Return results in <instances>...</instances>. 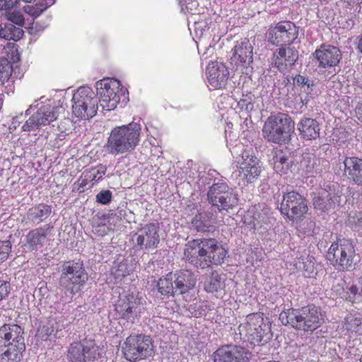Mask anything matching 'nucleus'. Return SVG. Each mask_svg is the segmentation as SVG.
Segmentation results:
<instances>
[{
  "instance_id": "338daca9",
  "label": "nucleus",
  "mask_w": 362,
  "mask_h": 362,
  "mask_svg": "<svg viewBox=\"0 0 362 362\" xmlns=\"http://www.w3.org/2000/svg\"><path fill=\"white\" fill-rule=\"evenodd\" d=\"M238 146H235V147H233V148H229L230 151L231 153H238V151L235 150L236 148H238Z\"/></svg>"
},
{
  "instance_id": "7c9ffc66",
  "label": "nucleus",
  "mask_w": 362,
  "mask_h": 362,
  "mask_svg": "<svg viewBox=\"0 0 362 362\" xmlns=\"http://www.w3.org/2000/svg\"><path fill=\"white\" fill-rule=\"evenodd\" d=\"M216 223V219L210 211L198 213L192 219V225L198 231H209Z\"/></svg>"
},
{
  "instance_id": "f8f14e48",
  "label": "nucleus",
  "mask_w": 362,
  "mask_h": 362,
  "mask_svg": "<svg viewBox=\"0 0 362 362\" xmlns=\"http://www.w3.org/2000/svg\"><path fill=\"white\" fill-rule=\"evenodd\" d=\"M101 356V349L91 340L74 342L70 344L66 352L69 362H98Z\"/></svg>"
},
{
  "instance_id": "c9c22d12",
  "label": "nucleus",
  "mask_w": 362,
  "mask_h": 362,
  "mask_svg": "<svg viewBox=\"0 0 362 362\" xmlns=\"http://www.w3.org/2000/svg\"><path fill=\"white\" fill-rule=\"evenodd\" d=\"M267 219L266 213L262 215L259 213H256L252 209L247 211L243 218V221L250 229L257 230L261 228L263 224L266 223Z\"/></svg>"
},
{
  "instance_id": "6ab92c4d",
  "label": "nucleus",
  "mask_w": 362,
  "mask_h": 362,
  "mask_svg": "<svg viewBox=\"0 0 362 362\" xmlns=\"http://www.w3.org/2000/svg\"><path fill=\"white\" fill-rule=\"evenodd\" d=\"M250 356L247 349L233 344L221 346L213 355L214 362H249Z\"/></svg>"
},
{
  "instance_id": "9b49d317",
  "label": "nucleus",
  "mask_w": 362,
  "mask_h": 362,
  "mask_svg": "<svg viewBox=\"0 0 362 362\" xmlns=\"http://www.w3.org/2000/svg\"><path fill=\"white\" fill-rule=\"evenodd\" d=\"M122 349L127 360L135 361L151 356L153 344L149 337L141 334H132L126 339Z\"/></svg>"
},
{
  "instance_id": "a18cd8bd",
  "label": "nucleus",
  "mask_w": 362,
  "mask_h": 362,
  "mask_svg": "<svg viewBox=\"0 0 362 362\" xmlns=\"http://www.w3.org/2000/svg\"><path fill=\"white\" fill-rule=\"evenodd\" d=\"M6 16L8 21L12 24H16L19 28L24 24V17L22 13L19 11H8L6 13Z\"/></svg>"
},
{
  "instance_id": "a211bd4d",
  "label": "nucleus",
  "mask_w": 362,
  "mask_h": 362,
  "mask_svg": "<svg viewBox=\"0 0 362 362\" xmlns=\"http://www.w3.org/2000/svg\"><path fill=\"white\" fill-rule=\"evenodd\" d=\"M336 174L346 177L357 185L362 186V159L357 157H346L334 167Z\"/></svg>"
},
{
  "instance_id": "4c0bfd02",
  "label": "nucleus",
  "mask_w": 362,
  "mask_h": 362,
  "mask_svg": "<svg viewBox=\"0 0 362 362\" xmlns=\"http://www.w3.org/2000/svg\"><path fill=\"white\" fill-rule=\"evenodd\" d=\"M173 282L174 280L171 273L160 278L157 284L158 292L163 296L173 295L176 291L175 286H173Z\"/></svg>"
},
{
  "instance_id": "72a5a7b5",
  "label": "nucleus",
  "mask_w": 362,
  "mask_h": 362,
  "mask_svg": "<svg viewBox=\"0 0 362 362\" xmlns=\"http://www.w3.org/2000/svg\"><path fill=\"white\" fill-rule=\"evenodd\" d=\"M52 212L50 206L40 204L31 208L28 213V218L33 223L39 224L47 218Z\"/></svg>"
},
{
  "instance_id": "a19ab883",
  "label": "nucleus",
  "mask_w": 362,
  "mask_h": 362,
  "mask_svg": "<svg viewBox=\"0 0 362 362\" xmlns=\"http://www.w3.org/2000/svg\"><path fill=\"white\" fill-rule=\"evenodd\" d=\"M255 100V95L251 93L243 95L242 98L238 102V105L240 110L250 112L254 109Z\"/></svg>"
},
{
  "instance_id": "864d4df0",
  "label": "nucleus",
  "mask_w": 362,
  "mask_h": 362,
  "mask_svg": "<svg viewBox=\"0 0 362 362\" xmlns=\"http://www.w3.org/2000/svg\"><path fill=\"white\" fill-rule=\"evenodd\" d=\"M349 223L351 227L355 230L360 231L362 230V213H359L356 216L351 217Z\"/></svg>"
},
{
  "instance_id": "13d9d810",
  "label": "nucleus",
  "mask_w": 362,
  "mask_h": 362,
  "mask_svg": "<svg viewBox=\"0 0 362 362\" xmlns=\"http://www.w3.org/2000/svg\"><path fill=\"white\" fill-rule=\"evenodd\" d=\"M344 3L354 11H360L361 6L362 5V0H344Z\"/></svg>"
},
{
  "instance_id": "423d86ee",
  "label": "nucleus",
  "mask_w": 362,
  "mask_h": 362,
  "mask_svg": "<svg viewBox=\"0 0 362 362\" xmlns=\"http://www.w3.org/2000/svg\"><path fill=\"white\" fill-rule=\"evenodd\" d=\"M294 127V122L290 116L279 112L267 119L262 129V135L269 142L286 144L291 139Z\"/></svg>"
},
{
  "instance_id": "473e14b6",
  "label": "nucleus",
  "mask_w": 362,
  "mask_h": 362,
  "mask_svg": "<svg viewBox=\"0 0 362 362\" xmlns=\"http://www.w3.org/2000/svg\"><path fill=\"white\" fill-rule=\"evenodd\" d=\"M344 327L349 332L362 335V313L353 311L344 318Z\"/></svg>"
},
{
  "instance_id": "58836bf2",
  "label": "nucleus",
  "mask_w": 362,
  "mask_h": 362,
  "mask_svg": "<svg viewBox=\"0 0 362 362\" xmlns=\"http://www.w3.org/2000/svg\"><path fill=\"white\" fill-rule=\"evenodd\" d=\"M223 287L222 277L216 272L212 273L204 282V289L209 293L217 292L223 289Z\"/></svg>"
},
{
  "instance_id": "1a4fd4ad",
  "label": "nucleus",
  "mask_w": 362,
  "mask_h": 362,
  "mask_svg": "<svg viewBox=\"0 0 362 362\" xmlns=\"http://www.w3.org/2000/svg\"><path fill=\"white\" fill-rule=\"evenodd\" d=\"M327 258L337 269L349 270L356 262L354 246L349 240H338L329 247Z\"/></svg>"
},
{
  "instance_id": "603ef678",
  "label": "nucleus",
  "mask_w": 362,
  "mask_h": 362,
  "mask_svg": "<svg viewBox=\"0 0 362 362\" xmlns=\"http://www.w3.org/2000/svg\"><path fill=\"white\" fill-rule=\"evenodd\" d=\"M207 28L206 23L204 21L194 19L193 29L197 36H202Z\"/></svg>"
},
{
  "instance_id": "0e129e2a",
  "label": "nucleus",
  "mask_w": 362,
  "mask_h": 362,
  "mask_svg": "<svg viewBox=\"0 0 362 362\" xmlns=\"http://www.w3.org/2000/svg\"><path fill=\"white\" fill-rule=\"evenodd\" d=\"M358 49L362 53V35H361L360 39H359Z\"/></svg>"
},
{
  "instance_id": "c85d7f7f",
  "label": "nucleus",
  "mask_w": 362,
  "mask_h": 362,
  "mask_svg": "<svg viewBox=\"0 0 362 362\" xmlns=\"http://www.w3.org/2000/svg\"><path fill=\"white\" fill-rule=\"evenodd\" d=\"M313 205L315 208L322 211L329 209L335 204V202H339L337 200L339 197H330V194L324 189H320L317 193H313Z\"/></svg>"
},
{
  "instance_id": "f704fd0d",
  "label": "nucleus",
  "mask_w": 362,
  "mask_h": 362,
  "mask_svg": "<svg viewBox=\"0 0 362 362\" xmlns=\"http://www.w3.org/2000/svg\"><path fill=\"white\" fill-rule=\"evenodd\" d=\"M294 265L298 270L303 272V275L306 277H310L315 271L314 257L306 253L298 258L295 261Z\"/></svg>"
},
{
  "instance_id": "f257e3e1",
  "label": "nucleus",
  "mask_w": 362,
  "mask_h": 362,
  "mask_svg": "<svg viewBox=\"0 0 362 362\" xmlns=\"http://www.w3.org/2000/svg\"><path fill=\"white\" fill-rule=\"evenodd\" d=\"M228 254L226 248L214 238H201L188 242L184 256L186 260L202 269L210 264H221Z\"/></svg>"
},
{
  "instance_id": "e2e57ef3",
  "label": "nucleus",
  "mask_w": 362,
  "mask_h": 362,
  "mask_svg": "<svg viewBox=\"0 0 362 362\" xmlns=\"http://www.w3.org/2000/svg\"><path fill=\"white\" fill-rule=\"evenodd\" d=\"M212 52H213V48L211 46H209L207 48L205 49L204 52L202 54V58L206 59L208 57L207 54L212 53Z\"/></svg>"
},
{
  "instance_id": "412c9836",
  "label": "nucleus",
  "mask_w": 362,
  "mask_h": 362,
  "mask_svg": "<svg viewBox=\"0 0 362 362\" xmlns=\"http://www.w3.org/2000/svg\"><path fill=\"white\" fill-rule=\"evenodd\" d=\"M206 76L209 86L211 88L220 89L226 85L229 71L223 63L211 62L206 66Z\"/></svg>"
},
{
  "instance_id": "0eeeda50",
  "label": "nucleus",
  "mask_w": 362,
  "mask_h": 362,
  "mask_svg": "<svg viewBox=\"0 0 362 362\" xmlns=\"http://www.w3.org/2000/svg\"><path fill=\"white\" fill-rule=\"evenodd\" d=\"M96 89L100 105L105 110H115L120 103H126L128 100L127 89L115 78H107L98 81Z\"/></svg>"
},
{
  "instance_id": "393cba45",
  "label": "nucleus",
  "mask_w": 362,
  "mask_h": 362,
  "mask_svg": "<svg viewBox=\"0 0 362 362\" xmlns=\"http://www.w3.org/2000/svg\"><path fill=\"white\" fill-rule=\"evenodd\" d=\"M315 58L322 68L337 66L341 59V52L339 48L331 45H322L314 53Z\"/></svg>"
},
{
  "instance_id": "de8ad7c7",
  "label": "nucleus",
  "mask_w": 362,
  "mask_h": 362,
  "mask_svg": "<svg viewBox=\"0 0 362 362\" xmlns=\"http://www.w3.org/2000/svg\"><path fill=\"white\" fill-rule=\"evenodd\" d=\"M11 250V244L8 240L0 242V263L7 259Z\"/></svg>"
},
{
  "instance_id": "ddd939ff",
  "label": "nucleus",
  "mask_w": 362,
  "mask_h": 362,
  "mask_svg": "<svg viewBox=\"0 0 362 362\" xmlns=\"http://www.w3.org/2000/svg\"><path fill=\"white\" fill-rule=\"evenodd\" d=\"M209 202L219 211L233 209L238 204L237 194L226 183H215L208 192Z\"/></svg>"
},
{
  "instance_id": "3c124183",
  "label": "nucleus",
  "mask_w": 362,
  "mask_h": 362,
  "mask_svg": "<svg viewBox=\"0 0 362 362\" xmlns=\"http://www.w3.org/2000/svg\"><path fill=\"white\" fill-rule=\"evenodd\" d=\"M112 199V192L110 190H103L96 195V201L102 204H107Z\"/></svg>"
},
{
  "instance_id": "7ed1b4c3",
  "label": "nucleus",
  "mask_w": 362,
  "mask_h": 362,
  "mask_svg": "<svg viewBox=\"0 0 362 362\" xmlns=\"http://www.w3.org/2000/svg\"><path fill=\"white\" fill-rule=\"evenodd\" d=\"M282 324L304 332L313 331L324 322V315L320 308L308 305L301 309L290 308L283 310L279 315Z\"/></svg>"
},
{
  "instance_id": "bf43d9fd",
  "label": "nucleus",
  "mask_w": 362,
  "mask_h": 362,
  "mask_svg": "<svg viewBox=\"0 0 362 362\" xmlns=\"http://www.w3.org/2000/svg\"><path fill=\"white\" fill-rule=\"evenodd\" d=\"M105 170L103 168H101L100 170L93 169L92 170L93 180H98L105 175Z\"/></svg>"
},
{
  "instance_id": "6e6552de",
  "label": "nucleus",
  "mask_w": 362,
  "mask_h": 362,
  "mask_svg": "<svg viewBox=\"0 0 362 362\" xmlns=\"http://www.w3.org/2000/svg\"><path fill=\"white\" fill-rule=\"evenodd\" d=\"M98 99L89 87L82 86L77 89L72 97V113L82 120H88L97 113Z\"/></svg>"
},
{
  "instance_id": "c03bdc74",
  "label": "nucleus",
  "mask_w": 362,
  "mask_h": 362,
  "mask_svg": "<svg viewBox=\"0 0 362 362\" xmlns=\"http://www.w3.org/2000/svg\"><path fill=\"white\" fill-rule=\"evenodd\" d=\"M49 6V5L44 3H39L35 5H28L24 7V11L30 16L37 18Z\"/></svg>"
},
{
  "instance_id": "ea45409f",
  "label": "nucleus",
  "mask_w": 362,
  "mask_h": 362,
  "mask_svg": "<svg viewBox=\"0 0 362 362\" xmlns=\"http://www.w3.org/2000/svg\"><path fill=\"white\" fill-rule=\"evenodd\" d=\"M272 162L274 170L279 174H286L289 170L288 158L282 152H276Z\"/></svg>"
},
{
  "instance_id": "8fccbe9b",
  "label": "nucleus",
  "mask_w": 362,
  "mask_h": 362,
  "mask_svg": "<svg viewBox=\"0 0 362 362\" xmlns=\"http://www.w3.org/2000/svg\"><path fill=\"white\" fill-rule=\"evenodd\" d=\"M54 329L53 326L50 325V322H49L47 325H43L38 329L37 335L42 340H46L47 338L54 332Z\"/></svg>"
},
{
  "instance_id": "cd10ccee",
  "label": "nucleus",
  "mask_w": 362,
  "mask_h": 362,
  "mask_svg": "<svg viewBox=\"0 0 362 362\" xmlns=\"http://www.w3.org/2000/svg\"><path fill=\"white\" fill-rule=\"evenodd\" d=\"M196 282V276L189 270H182L175 274V288L180 293H185L192 289Z\"/></svg>"
},
{
  "instance_id": "5701e85b",
  "label": "nucleus",
  "mask_w": 362,
  "mask_h": 362,
  "mask_svg": "<svg viewBox=\"0 0 362 362\" xmlns=\"http://www.w3.org/2000/svg\"><path fill=\"white\" fill-rule=\"evenodd\" d=\"M158 227L155 224H147L141 228L134 235L136 246L140 250H150L157 247L160 238Z\"/></svg>"
},
{
  "instance_id": "774afa93",
  "label": "nucleus",
  "mask_w": 362,
  "mask_h": 362,
  "mask_svg": "<svg viewBox=\"0 0 362 362\" xmlns=\"http://www.w3.org/2000/svg\"><path fill=\"white\" fill-rule=\"evenodd\" d=\"M203 315V313L202 312H199V313H194V315L197 317V316H200V315Z\"/></svg>"
},
{
  "instance_id": "2eb2a0df",
  "label": "nucleus",
  "mask_w": 362,
  "mask_h": 362,
  "mask_svg": "<svg viewBox=\"0 0 362 362\" xmlns=\"http://www.w3.org/2000/svg\"><path fill=\"white\" fill-rule=\"evenodd\" d=\"M298 36V28L291 21H283L271 27L268 32V40L273 45H291Z\"/></svg>"
},
{
  "instance_id": "39448f33",
  "label": "nucleus",
  "mask_w": 362,
  "mask_h": 362,
  "mask_svg": "<svg viewBox=\"0 0 362 362\" xmlns=\"http://www.w3.org/2000/svg\"><path fill=\"white\" fill-rule=\"evenodd\" d=\"M87 280L88 274L82 263L64 262L59 281V288L62 293V298L65 301H71L82 290Z\"/></svg>"
},
{
  "instance_id": "e433bc0d",
  "label": "nucleus",
  "mask_w": 362,
  "mask_h": 362,
  "mask_svg": "<svg viewBox=\"0 0 362 362\" xmlns=\"http://www.w3.org/2000/svg\"><path fill=\"white\" fill-rule=\"evenodd\" d=\"M23 30L12 23L0 24V37L11 40L17 41L21 38Z\"/></svg>"
},
{
  "instance_id": "4468645a",
  "label": "nucleus",
  "mask_w": 362,
  "mask_h": 362,
  "mask_svg": "<svg viewBox=\"0 0 362 362\" xmlns=\"http://www.w3.org/2000/svg\"><path fill=\"white\" fill-rule=\"evenodd\" d=\"M245 324L239 327L240 334L243 339L251 341L252 343L260 342L263 337L269 332V327L264 323V318L259 313L247 315Z\"/></svg>"
},
{
  "instance_id": "aec40b11",
  "label": "nucleus",
  "mask_w": 362,
  "mask_h": 362,
  "mask_svg": "<svg viewBox=\"0 0 362 362\" xmlns=\"http://www.w3.org/2000/svg\"><path fill=\"white\" fill-rule=\"evenodd\" d=\"M232 60L238 67L245 69V74L248 69H252L253 62V47L247 38L237 41L232 49Z\"/></svg>"
},
{
  "instance_id": "9d476101",
  "label": "nucleus",
  "mask_w": 362,
  "mask_h": 362,
  "mask_svg": "<svg viewBox=\"0 0 362 362\" xmlns=\"http://www.w3.org/2000/svg\"><path fill=\"white\" fill-rule=\"evenodd\" d=\"M262 172V165L259 158L249 151L243 152L240 160L238 161L237 170L233 172L240 186H245L257 180Z\"/></svg>"
},
{
  "instance_id": "2f4dec72",
  "label": "nucleus",
  "mask_w": 362,
  "mask_h": 362,
  "mask_svg": "<svg viewBox=\"0 0 362 362\" xmlns=\"http://www.w3.org/2000/svg\"><path fill=\"white\" fill-rule=\"evenodd\" d=\"M339 296L352 303L362 302V278L358 280L357 284L348 285L345 289L342 288Z\"/></svg>"
},
{
  "instance_id": "052dcab7",
  "label": "nucleus",
  "mask_w": 362,
  "mask_h": 362,
  "mask_svg": "<svg viewBox=\"0 0 362 362\" xmlns=\"http://www.w3.org/2000/svg\"><path fill=\"white\" fill-rule=\"evenodd\" d=\"M313 86L314 84L313 81H310V83L305 84V86L303 88H301V90L306 93V94L308 95H312Z\"/></svg>"
},
{
  "instance_id": "bb28decb",
  "label": "nucleus",
  "mask_w": 362,
  "mask_h": 362,
  "mask_svg": "<svg viewBox=\"0 0 362 362\" xmlns=\"http://www.w3.org/2000/svg\"><path fill=\"white\" fill-rule=\"evenodd\" d=\"M136 262L132 259H122L121 261L114 262L111 269V275L114 277L115 283H119L127 276L129 275L135 269Z\"/></svg>"
},
{
  "instance_id": "680f3d73",
  "label": "nucleus",
  "mask_w": 362,
  "mask_h": 362,
  "mask_svg": "<svg viewBox=\"0 0 362 362\" xmlns=\"http://www.w3.org/2000/svg\"><path fill=\"white\" fill-rule=\"evenodd\" d=\"M356 116L362 122V101L358 103L355 109Z\"/></svg>"
},
{
  "instance_id": "69168bd1",
  "label": "nucleus",
  "mask_w": 362,
  "mask_h": 362,
  "mask_svg": "<svg viewBox=\"0 0 362 362\" xmlns=\"http://www.w3.org/2000/svg\"><path fill=\"white\" fill-rule=\"evenodd\" d=\"M184 1L183 4L186 5V8H188L187 5L189 4H193V0H182Z\"/></svg>"
},
{
  "instance_id": "49530a36",
  "label": "nucleus",
  "mask_w": 362,
  "mask_h": 362,
  "mask_svg": "<svg viewBox=\"0 0 362 362\" xmlns=\"http://www.w3.org/2000/svg\"><path fill=\"white\" fill-rule=\"evenodd\" d=\"M98 218L103 223H105V226L108 228L109 231L114 230L116 224L119 221V217L112 214L98 217Z\"/></svg>"
},
{
  "instance_id": "c756f323",
  "label": "nucleus",
  "mask_w": 362,
  "mask_h": 362,
  "mask_svg": "<svg viewBox=\"0 0 362 362\" xmlns=\"http://www.w3.org/2000/svg\"><path fill=\"white\" fill-rule=\"evenodd\" d=\"M300 134L306 139H315L319 136V126L317 121L311 118H304L298 124Z\"/></svg>"
},
{
  "instance_id": "a878e982",
  "label": "nucleus",
  "mask_w": 362,
  "mask_h": 362,
  "mask_svg": "<svg viewBox=\"0 0 362 362\" xmlns=\"http://www.w3.org/2000/svg\"><path fill=\"white\" fill-rule=\"evenodd\" d=\"M52 227L45 226L29 231L25 237V246L30 250H37L44 245Z\"/></svg>"
},
{
  "instance_id": "b1692460",
  "label": "nucleus",
  "mask_w": 362,
  "mask_h": 362,
  "mask_svg": "<svg viewBox=\"0 0 362 362\" xmlns=\"http://www.w3.org/2000/svg\"><path fill=\"white\" fill-rule=\"evenodd\" d=\"M298 58V52L294 47L281 46L274 52L272 63L280 71L291 67Z\"/></svg>"
},
{
  "instance_id": "5fc2aeb1",
  "label": "nucleus",
  "mask_w": 362,
  "mask_h": 362,
  "mask_svg": "<svg viewBox=\"0 0 362 362\" xmlns=\"http://www.w3.org/2000/svg\"><path fill=\"white\" fill-rule=\"evenodd\" d=\"M9 289V284L5 280L0 279V300L8 296Z\"/></svg>"
},
{
  "instance_id": "37998d69",
  "label": "nucleus",
  "mask_w": 362,
  "mask_h": 362,
  "mask_svg": "<svg viewBox=\"0 0 362 362\" xmlns=\"http://www.w3.org/2000/svg\"><path fill=\"white\" fill-rule=\"evenodd\" d=\"M12 70V66L8 59H0V81L2 83L9 79Z\"/></svg>"
},
{
  "instance_id": "f03ea898",
  "label": "nucleus",
  "mask_w": 362,
  "mask_h": 362,
  "mask_svg": "<svg viewBox=\"0 0 362 362\" xmlns=\"http://www.w3.org/2000/svg\"><path fill=\"white\" fill-rule=\"evenodd\" d=\"M141 133V124L136 122L115 127L107 138V152L116 156L133 151L140 141Z\"/></svg>"
},
{
  "instance_id": "f3484780",
  "label": "nucleus",
  "mask_w": 362,
  "mask_h": 362,
  "mask_svg": "<svg viewBox=\"0 0 362 362\" xmlns=\"http://www.w3.org/2000/svg\"><path fill=\"white\" fill-rule=\"evenodd\" d=\"M280 211L289 219H298L308 211L305 199L299 193L292 191L284 195Z\"/></svg>"
},
{
  "instance_id": "4d7b16f0",
  "label": "nucleus",
  "mask_w": 362,
  "mask_h": 362,
  "mask_svg": "<svg viewBox=\"0 0 362 362\" xmlns=\"http://www.w3.org/2000/svg\"><path fill=\"white\" fill-rule=\"evenodd\" d=\"M17 3V0H0V10H9Z\"/></svg>"
},
{
  "instance_id": "20e7f679",
  "label": "nucleus",
  "mask_w": 362,
  "mask_h": 362,
  "mask_svg": "<svg viewBox=\"0 0 362 362\" xmlns=\"http://www.w3.org/2000/svg\"><path fill=\"white\" fill-rule=\"evenodd\" d=\"M23 329L17 325L0 327V362H18L25 349Z\"/></svg>"
},
{
  "instance_id": "79ce46f5",
  "label": "nucleus",
  "mask_w": 362,
  "mask_h": 362,
  "mask_svg": "<svg viewBox=\"0 0 362 362\" xmlns=\"http://www.w3.org/2000/svg\"><path fill=\"white\" fill-rule=\"evenodd\" d=\"M315 165V158L313 155L306 153L303 156V159L300 161V167L305 175H308L314 170Z\"/></svg>"
},
{
  "instance_id": "dca6fc26",
  "label": "nucleus",
  "mask_w": 362,
  "mask_h": 362,
  "mask_svg": "<svg viewBox=\"0 0 362 362\" xmlns=\"http://www.w3.org/2000/svg\"><path fill=\"white\" fill-rule=\"evenodd\" d=\"M61 109L62 107L41 106L25 121L22 129L25 132L35 131L50 124L58 118Z\"/></svg>"
},
{
  "instance_id": "4be33fe9",
  "label": "nucleus",
  "mask_w": 362,
  "mask_h": 362,
  "mask_svg": "<svg viewBox=\"0 0 362 362\" xmlns=\"http://www.w3.org/2000/svg\"><path fill=\"white\" fill-rule=\"evenodd\" d=\"M144 310L141 298L137 295L131 294L121 298L115 305V310L122 318H134Z\"/></svg>"
},
{
  "instance_id": "6e6d98bb",
  "label": "nucleus",
  "mask_w": 362,
  "mask_h": 362,
  "mask_svg": "<svg viewBox=\"0 0 362 362\" xmlns=\"http://www.w3.org/2000/svg\"><path fill=\"white\" fill-rule=\"evenodd\" d=\"M310 81L308 78L301 75H297L293 78L294 84L300 86V88H303L308 83H310Z\"/></svg>"
},
{
  "instance_id": "09e8293b",
  "label": "nucleus",
  "mask_w": 362,
  "mask_h": 362,
  "mask_svg": "<svg viewBox=\"0 0 362 362\" xmlns=\"http://www.w3.org/2000/svg\"><path fill=\"white\" fill-rule=\"evenodd\" d=\"M93 231L95 234L100 236H105L109 232L108 228L105 226V223H103L102 221L98 218L97 221H95L93 225Z\"/></svg>"
}]
</instances>
